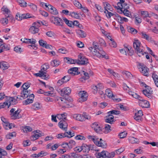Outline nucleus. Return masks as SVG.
Wrapping results in <instances>:
<instances>
[{
  "label": "nucleus",
  "mask_w": 158,
  "mask_h": 158,
  "mask_svg": "<svg viewBox=\"0 0 158 158\" xmlns=\"http://www.w3.org/2000/svg\"><path fill=\"white\" fill-rule=\"evenodd\" d=\"M120 52L125 55H126L129 51V49L127 48H125L123 49H122L119 50Z\"/></svg>",
  "instance_id": "51"
},
{
  "label": "nucleus",
  "mask_w": 158,
  "mask_h": 158,
  "mask_svg": "<svg viewBox=\"0 0 158 158\" xmlns=\"http://www.w3.org/2000/svg\"><path fill=\"white\" fill-rule=\"evenodd\" d=\"M79 98L78 101L80 102H84L87 100L88 94L87 92L84 91H81L78 93Z\"/></svg>",
  "instance_id": "6"
},
{
  "label": "nucleus",
  "mask_w": 158,
  "mask_h": 158,
  "mask_svg": "<svg viewBox=\"0 0 158 158\" xmlns=\"http://www.w3.org/2000/svg\"><path fill=\"white\" fill-rule=\"evenodd\" d=\"M52 19L54 20L53 23L55 25L61 26L63 25V21L60 18L57 17H52Z\"/></svg>",
  "instance_id": "13"
},
{
  "label": "nucleus",
  "mask_w": 158,
  "mask_h": 158,
  "mask_svg": "<svg viewBox=\"0 0 158 158\" xmlns=\"http://www.w3.org/2000/svg\"><path fill=\"white\" fill-rule=\"evenodd\" d=\"M128 31L132 34H135L137 32V31L135 28H133L128 27L127 28Z\"/></svg>",
  "instance_id": "53"
},
{
  "label": "nucleus",
  "mask_w": 158,
  "mask_h": 158,
  "mask_svg": "<svg viewBox=\"0 0 158 158\" xmlns=\"http://www.w3.org/2000/svg\"><path fill=\"white\" fill-rule=\"evenodd\" d=\"M3 127L6 130L10 129L15 127V125L13 123H3Z\"/></svg>",
  "instance_id": "31"
},
{
  "label": "nucleus",
  "mask_w": 158,
  "mask_h": 158,
  "mask_svg": "<svg viewBox=\"0 0 158 158\" xmlns=\"http://www.w3.org/2000/svg\"><path fill=\"white\" fill-rule=\"evenodd\" d=\"M15 19L18 21H21L23 19H24V15L23 14H20L19 13H17L15 17Z\"/></svg>",
  "instance_id": "44"
},
{
  "label": "nucleus",
  "mask_w": 158,
  "mask_h": 158,
  "mask_svg": "<svg viewBox=\"0 0 158 158\" xmlns=\"http://www.w3.org/2000/svg\"><path fill=\"white\" fill-rule=\"evenodd\" d=\"M104 141L102 139H100L99 140L98 138H97V140L95 141L94 143L97 146L99 147H101L104 148L106 147V145H104Z\"/></svg>",
  "instance_id": "26"
},
{
  "label": "nucleus",
  "mask_w": 158,
  "mask_h": 158,
  "mask_svg": "<svg viewBox=\"0 0 158 158\" xmlns=\"http://www.w3.org/2000/svg\"><path fill=\"white\" fill-rule=\"evenodd\" d=\"M104 8L106 10H108L110 11H112L113 9L112 6L108 3L105 2L103 4Z\"/></svg>",
  "instance_id": "42"
},
{
  "label": "nucleus",
  "mask_w": 158,
  "mask_h": 158,
  "mask_svg": "<svg viewBox=\"0 0 158 158\" xmlns=\"http://www.w3.org/2000/svg\"><path fill=\"white\" fill-rule=\"evenodd\" d=\"M41 24L44 25L43 23L40 21L34 22L32 24V26L29 29V31L33 34L37 33L39 31L38 27H40Z\"/></svg>",
  "instance_id": "3"
},
{
  "label": "nucleus",
  "mask_w": 158,
  "mask_h": 158,
  "mask_svg": "<svg viewBox=\"0 0 158 158\" xmlns=\"http://www.w3.org/2000/svg\"><path fill=\"white\" fill-rule=\"evenodd\" d=\"M104 13H105L106 15L108 18H110L111 16H114V14L108 11V10H105L104 11Z\"/></svg>",
  "instance_id": "64"
},
{
  "label": "nucleus",
  "mask_w": 158,
  "mask_h": 158,
  "mask_svg": "<svg viewBox=\"0 0 158 158\" xmlns=\"http://www.w3.org/2000/svg\"><path fill=\"white\" fill-rule=\"evenodd\" d=\"M141 85L142 86L145 88L143 90V94L148 98H150L152 92L151 88L144 83H142Z\"/></svg>",
  "instance_id": "5"
},
{
  "label": "nucleus",
  "mask_w": 158,
  "mask_h": 158,
  "mask_svg": "<svg viewBox=\"0 0 158 158\" xmlns=\"http://www.w3.org/2000/svg\"><path fill=\"white\" fill-rule=\"evenodd\" d=\"M114 18L119 23H123V17L120 16L118 14H114Z\"/></svg>",
  "instance_id": "36"
},
{
  "label": "nucleus",
  "mask_w": 158,
  "mask_h": 158,
  "mask_svg": "<svg viewBox=\"0 0 158 158\" xmlns=\"http://www.w3.org/2000/svg\"><path fill=\"white\" fill-rule=\"evenodd\" d=\"M73 118L76 120L82 122L84 121V118L83 116V114H75L73 116Z\"/></svg>",
  "instance_id": "25"
},
{
  "label": "nucleus",
  "mask_w": 158,
  "mask_h": 158,
  "mask_svg": "<svg viewBox=\"0 0 158 158\" xmlns=\"http://www.w3.org/2000/svg\"><path fill=\"white\" fill-rule=\"evenodd\" d=\"M14 100V99L12 97H9L7 98V100L5 102L6 103H7V106L8 107H9L11 104H13V102Z\"/></svg>",
  "instance_id": "40"
},
{
  "label": "nucleus",
  "mask_w": 158,
  "mask_h": 158,
  "mask_svg": "<svg viewBox=\"0 0 158 158\" xmlns=\"http://www.w3.org/2000/svg\"><path fill=\"white\" fill-rule=\"evenodd\" d=\"M21 41L23 43L32 44H34L36 42V40L34 39H29L23 38L21 39Z\"/></svg>",
  "instance_id": "19"
},
{
  "label": "nucleus",
  "mask_w": 158,
  "mask_h": 158,
  "mask_svg": "<svg viewBox=\"0 0 158 158\" xmlns=\"http://www.w3.org/2000/svg\"><path fill=\"white\" fill-rule=\"evenodd\" d=\"M41 132L39 130H36L32 132V134L30 137L31 141H34L37 139L41 135Z\"/></svg>",
  "instance_id": "11"
},
{
  "label": "nucleus",
  "mask_w": 158,
  "mask_h": 158,
  "mask_svg": "<svg viewBox=\"0 0 158 158\" xmlns=\"http://www.w3.org/2000/svg\"><path fill=\"white\" fill-rule=\"evenodd\" d=\"M60 63V61L56 59L52 61L51 62V64L53 67L57 66Z\"/></svg>",
  "instance_id": "43"
},
{
  "label": "nucleus",
  "mask_w": 158,
  "mask_h": 158,
  "mask_svg": "<svg viewBox=\"0 0 158 158\" xmlns=\"http://www.w3.org/2000/svg\"><path fill=\"white\" fill-rule=\"evenodd\" d=\"M82 151L84 153H88L90 150V147L89 145L86 144H83L82 145Z\"/></svg>",
  "instance_id": "35"
},
{
  "label": "nucleus",
  "mask_w": 158,
  "mask_h": 158,
  "mask_svg": "<svg viewBox=\"0 0 158 158\" xmlns=\"http://www.w3.org/2000/svg\"><path fill=\"white\" fill-rule=\"evenodd\" d=\"M92 128L97 133H100L102 132V127L100 125L98 122H94L91 125Z\"/></svg>",
  "instance_id": "10"
},
{
  "label": "nucleus",
  "mask_w": 158,
  "mask_h": 158,
  "mask_svg": "<svg viewBox=\"0 0 158 158\" xmlns=\"http://www.w3.org/2000/svg\"><path fill=\"white\" fill-rule=\"evenodd\" d=\"M34 75L36 77H42L44 79H47L49 78V75L45 72L42 71V69H41L38 73H34Z\"/></svg>",
  "instance_id": "14"
},
{
  "label": "nucleus",
  "mask_w": 158,
  "mask_h": 158,
  "mask_svg": "<svg viewBox=\"0 0 158 158\" xmlns=\"http://www.w3.org/2000/svg\"><path fill=\"white\" fill-rule=\"evenodd\" d=\"M121 73L123 75L125 76L127 78H131L132 77V75L131 73L128 71H121Z\"/></svg>",
  "instance_id": "37"
},
{
  "label": "nucleus",
  "mask_w": 158,
  "mask_h": 158,
  "mask_svg": "<svg viewBox=\"0 0 158 158\" xmlns=\"http://www.w3.org/2000/svg\"><path fill=\"white\" fill-rule=\"evenodd\" d=\"M28 6L34 11H35L37 10V6L35 4L30 3L28 4Z\"/></svg>",
  "instance_id": "54"
},
{
  "label": "nucleus",
  "mask_w": 158,
  "mask_h": 158,
  "mask_svg": "<svg viewBox=\"0 0 158 158\" xmlns=\"http://www.w3.org/2000/svg\"><path fill=\"white\" fill-rule=\"evenodd\" d=\"M128 5L125 2V0H120V2H118L117 5L114 6V7L117 9H118L123 7L126 8Z\"/></svg>",
  "instance_id": "17"
},
{
  "label": "nucleus",
  "mask_w": 158,
  "mask_h": 158,
  "mask_svg": "<svg viewBox=\"0 0 158 158\" xmlns=\"http://www.w3.org/2000/svg\"><path fill=\"white\" fill-rule=\"evenodd\" d=\"M129 94L131 96L133 97L136 98L138 99L139 100H140V98H142L140 97L139 95L137 94L136 93H135L134 92L132 91H130L129 92Z\"/></svg>",
  "instance_id": "41"
},
{
  "label": "nucleus",
  "mask_w": 158,
  "mask_h": 158,
  "mask_svg": "<svg viewBox=\"0 0 158 158\" xmlns=\"http://www.w3.org/2000/svg\"><path fill=\"white\" fill-rule=\"evenodd\" d=\"M76 32L78 36L81 38H85L86 36V33L81 30L78 29L76 30Z\"/></svg>",
  "instance_id": "28"
},
{
  "label": "nucleus",
  "mask_w": 158,
  "mask_h": 158,
  "mask_svg": "<svg viewBox=\"0 0 158 158\" xmlns=\"http://www.w3.org/2000/svg\"><path fill=\"white\" fill-rule=\"evenodd\" d=\"M68 143V148L69 149H71L75 145L76 142L74 141L71 140Z\"/></svg>",
  "instance_id": "48"
},
{
  "label": "nucleus",
  "mask_w": 158,
  "mask_h": 158,
  "mask_svg": "<svg viewBox=\"0 0 158 158\" xmlns=\"http://www.w3.org/2000/svg\"><path fill=\"white\" fill-rule=\"evenodd\" d=\"M1 10L3 12V13L5 15H8L7 16H6L7 17H9V15L10 14V11L9 9L7 7L5 6H3Z\"/></svg>",
  "instance_id": "34"
},
{
  "label": "nucleus",
  "mask_w": 158,
  "mask_h": 158,
  "mask_svg": "<svg viewBox=\"0 0 158 158\" xmlns=\"http://www.w3.org/2000/svg\"><path fill=\"white\" fill-rule=\"evenodd\" d=\"M46 35L48 37L51 38L54 37L55 35V33L51 31H49L46 33Z\"/></svg>",
  "instance_id": "63"
},
{
  "label": "nucleus",
  "mask_w": 158,
  "mask_h": 158,
  "mask_svg": "<svg viewBox=\"0 0 158 158\" xmlns=\"http://www.w3.org/2000/svg\"><path fill=\"white\" fill-rule=\"evenodd\" d=\"M105 121L106 123H112L113 122L115 121V120L113 115L108 114V115L106 117Z\"/></svg>",
  "instance_id": "24"
},
{
  "label": "nucleus",
  "mask_w": 158,
  "mask_h": 158,
  "mask_svg": "<svg viewBox=\"0 0 158 158\" xmlns=\"http://www.w3.org/2000/svg\"><path fill=\"white\" fill-rule=\"evenodd\" d=\"M63 20L65 23L69 26L72 27L73 26V22L72 21H69L66 18H63Z\"/></svg>",
  "instance_id": "50"
},
{
  "label": "nucleus",
  "mask_w": 158,
  "mask_h": 158,
  "mask_svg": "<svg viewBox=\"0 0 158 158\" xmlns=\"http://www.w3.org/2000/svg\"><path fill=\"white\" fill-rule=\"evenodd\" d=\"M14 50L17 53H20L23 51V49L19 46H16L14 48Z\"/></svg>",
  "instance_id": "55"
},
{
  "label": "nucleus",
  "mask_w": 158,
  "mask_h": 158,
  "mask_svg": "<svg viewBox=\"0 0 158 158\" xmlns=\"http://www.w3.org/2000/svg\"><path fill=\"white\" fill-rule=\"evenodd\" d=\"M17 2L21 7H24L27 6V3L24 0H18Z\"/></svg>",
  "instance_id": "45"
},
{
  "label": "nucleus",
  "mask_w": 158,
  "mask_h": 158,
  "mask_svg": "<svg viewBox=\"0 0 158 158\" xmlns=\"http://www.w3.org/2000/svg\"><path fill=\"white\" fill-rule=\"evenodd\" d=\"M58 52L63 54H66L68 52V51L64 48H62L58 50Z\"/></svg>",
  "instance_id": "60"
},
{
  "label": "nucleus",
  "mask_w": 158,
  "mask_h": 158,
  "mask_svg": "<svg viewBox=\"0 0 158 158\" xmlns=\"http://www.w3.org/2000/svg\"><path fill=\"white\" fill-rule=\"evenodd\" d=\"M64 61L67 63L73 64L74 63V60L72 59L69 57H65L64 58Z\"/></svg>",
  "instance_id": "47"
},
{
  "label": "nucleus",
  "mask_w": 158,
  "mask_h": 158,
  "mask_svg": "<svg viewBox=\"0 0 158 158\" xmlns=\"http://www.w3.org/2000/svg\"><path fill=\"white\" fill-rule=\"evenodd\" d=\"M139 104L140 106L143 108H148L150 106L149 102L146 100L143 99L142 98L140 99Z\"/></svg>",
  "instance_id": "16"
},
{
  "label": "nucleus",
  "mask_w": 158,
  "mask_h": 158,
  "mask_svg": "<svg viewBox=\"0 0 158 158\" xmlns=\"http://www.w3.org/2000/svg\"><path fill=\"white\" fill-rule=\"evenodd\" d=\"M95 44L94 42H93L94 47L92 48L91 53L94 56H96L99 58L104 57V52L102 49L98 48Z\"/></svg>",
  "instance_id": "2"
},
{
  "label": "nucleus",
  "mask_w": 158,
  "mask_h": 158,
  "mask_svg": "<svg viewBox=\"0 0 158 158\" xmlns=\"http://www.w3.org/2000/svg\"><path fill=\"white\" fill-rule=\"evenodd\" d=\"M67 115V114L66 113L58 114L57 115V118L60 121L65 120L66 118Z\"/></svg>",
  "instance_id": "30"
},
{
  "label": "nucleus",
  "mask_w": 158,
  "mask_h": 158,
  "mask_svg": "<svg viewBox=\"0 0 158 158\" xmlns=\"http://www.w3.org/2000/svg\"><path fill=\"white\" fill-rule=\"evenodd\" d=\"M128 140L130 143L133 144H139L140 142L139 139L132 136L129 137L128 138Z\"/></svg>",
  "instance_id": "23"
},
{
  "label": "nucleus",
  "mask_w": 158,
  "mask_h": 158,
  "mask_svg": "<svg viewBox=\"0 0 158 158\" xmlns=\"http://www.w3.org/2000/svg\"><path fill=\"white\" fill-rule=\"evenodd\" d=\"M24 133H27L28 132H30L32 131V128L29 126H26L22 129Z\"/></svg>",
  "instance_id": "49"
},
{
  "label": "nucleus",
  "mask_w": 158,
  "mask_h": 158,
  "mask_svg": "<svg viewBox=\"0 0 158 158\" xmlns=\"http://www.w3.org/2000/svg\"><path fill=\"white\" fill-rule=\"evenodd\" d=\"M140 13L143 17V19L146 17L150 18L151 17V15L149 14V13L147 11H141Z\"/></svg>",
  "instance_id": "39"
},
{
  "label": "nucleus",
  "mask_w": 158,
  "mask_h": 158,
  "mask_svg": "<svg viewBox=\"0 0 158 158\" xmlns=\"http://www.w3.org/2000/svg\"><path fill=\"white\" fill-rule=\"evenodd\" d=\"M58 102L60 105L62 107H68V101L64 98H62L61 97H60L58 99Z\"/></svg>",
  "instance_id": "15"
},
{
  "label": "nucleus",
  "mask_w": 158,
  "mask_h": 158,
  "mask_svg": "<svg viewBox=\"0 0 158 158\" xmlns=\"http://www.w3.org/2000/svg\"><path fill=\"white\" fill-rule=\"evenodd\" d=\"M58 126L60 129L65 130L67 129L68 124L65 120H61L59 123Z\"/></svg>",
  "instance_id": "21"
},
{
  "label": "nucleus",
  "mask_w": 158,
  "mask_h": 158,
  "mask_svg": "<svg viewBox=\"0 0 158 158\" xmlns=\"http://www.w3.org/2000/svg\"><path fill=\"white\" fill-rule=\"evenodd\" d=\"M29 93L28 90L23 89L21 93L20 96L23 99H25L28 96Z\"/></svg>",
  "instance_id": "32"
},
{
  "label": "nucleus",
  "mask_w": 158,
  "mask_h": 158,
  "mask_svg": "<svg viewBox=\"0 0 158 158\" xmlns=\"http://www.w3.org/2000/svg\"><path fill=\"white\" fill-rule=\"evenodd\" d=\"M21 110L20 109L16 110L15 108H12L10 111V116L11 119H16L21 118V115L20 114Z\"/></svg>",
  "instance_id": "4"
},
{
  "label": "nucleus",
  "mask_w": 158,
  "mask_h": 158,
  "mask_svg": "<svg viewBox=\"0 0 158 158\" xmlns=\"http://www.w3.org/2000/svg\"><path fill=\"white\" fill-rule=\"evenodd\" d=\"M78 68L73 67L69 69L68 71V73L71 76H74L78 74Z\"/></svg>",
  "instance_id": "22"
},
{
  "label": "nucleus",
  "mask_w": 158,
  "mask_h": 158,
  "mask_svg": "<svg viewBox=\"0 0 158 158\" xmlns=\"http://www.w3.org/2000/svg\"><path fill=\"white\" fill-rule=\"evenodd\" d=\"M139 68V71L144 76H147L148 74V69L146 66L140 65Z\"/></svg>",
  "instance_id": "20"
},
{
  "label": "nucleus",
  "mask_w": 158,
  "mask_h": 158,
  "mask_svg": "<svg viewBox=\"0 0 158 158\" xmlns=\"http://www.w3.org/2000/svg\"><path fill=\"white\" fill-rule=\"evenodd\" d=\"M78 63L81 64H85L88 62V60L82 54H80L78 56Z\"/></svg>",
  "instance_id": "8"
},
{
  "label": "nucleus",
  "mask_w": 158,
  "mask_h": 158,
  "mask_svg": "<svg viewBox=\"0 0 158 158\" xmlns=\"http://www.w3.org/2000/svg\"><path fill=\"white\" fill-rule=\"evenodd\" d=\"M0 22L3 25H6L8 23V20L7 18H2L0 20Z\"/></svg>",
  "instance_id": "61"
},
{
  "label": "nucleus",
  "mask_w": 158,
  "mask_h": 158,
  "mask_svg": "<svg viewBox=\"0 0 158 158\" xmlns=\"http://www.w3.org/2000/svg\"><path fill=\"white\" fill-rule=\"evenodd\" d=\"M108 71L115 78H119L120 75L117 73L115 72L113 70L110 69H107Z\"/></svg>",
  "instance_id": "38"
},
{
  "label": "nucleus",
  "mask_w": 158,
  "mask_h": 158,
  "mask_svg": "<svg viewBox=\"0 0 158 158\" xmlns=\"http://www.w3.org/2000/svg\"><path fill=\"white\" fill-rule=\"evenodd\" d=\"M111 131L110 126L108 124H105L104 127V132L107 133Z\"/></svg>",
  "instance_id": "52"
},
{
  "label": "nucleus",
  "mask_w": 158,
  "mask_h": 158,
  "mask_svg": "<svg viewBox=\"0 0 158 158\" xmlns=\"http://www.w3.org/2000/svg\"><path fill=\"white\" fill-rule=\"evenodd\" d=\"M71 92V88L69 87H65L61 89L59 93L62 96H64L69 95Z\"/></svg>",
  "instance_id": "9"
},
{
  "label": "nucleus",
  "mask_w": 158,
  "mask_h": 158,
  "mask_svg": "<svg viewBox=\"0 0 158 158\" xmlns=\"http://www.w3.org/2000/svg\"><path fill=\"white\" fill-rule=\"evenodd\" d=\"M123 88L124 90L127 91L129 94V92L132 91V89L129 87L126 84H124L123 85Z\"/></svg>",
  "instance_id": "62"
},
{
  "label": "nucleus",
  "mask_w": 158,
  "mask_h": 158,
  "mask_svg": "<svg viewBox=\"0 0 158 158\" xmlns=\"http://www.w3.org/2000/svg\"><path fill=\"white\" fill-rule=\"evenodd\" d=\"M143 115V112L141 110L138 111L137 113H136L134 116V118L137 121L140 122L142 121V116Z\"/></svg>",
  "instance_id": "18"
},
{
  "label": "nucleus",
  "mask_w": 158,
  "mask_h": 158,
  "mask_svg": "<svg viewBox=\"0 0 158 158\" xmlns=\"http://www.w3.org/2000/svg\"><path fill=\"white\" fill-rule=\"evenodd\" d=\"M106 151H102L101 152L97 153V158H106Z\"/></svg>",
  "instance_id": "27"
},
{
  "label": "nucleus",
  "mask_w": 158,
  "mask_h": 158,
  "mask_svg": "<svg viewBox=\"0 0 158 158\" xmlns=\"http://www.w3.org/2000/svg\"><path fill=\"white\" fill-rule=\"evenodd\" d=\"M73 3L74 5L76 7L79 9L81 8V4L77 1L74 0L73 1Z\"/></svg>",
  "instance_id": "59"
},
{
  "label": "nucleus",
  "mask_w": 158,
  "mask_h": 158,
  "mask_svg": "<svg viewBox=\"0 0 158 158\" xmlns=\"http://www.w3.org/2000/svg\"><path fill=\"white\" fill-rule=\"evenodd\" d=\"M133 45L134 48L137 51V54L139 56H141L144 54H146V52L144 51V48L138 40L134 39Z\"/></svg>",
  "instance_id": "1"
},
{
  "label": "nucleus",
  "mask_w": 158,
  "mask_h": 158,
  "mask_svg": "<svg viewBox=\"0 0 158 158\" xmlns=\"http://www.w3.org/2000/svg\"><path fill=\"white\" fill-rule=\"evenodd\" d=\"M105 94L110 98L114 100V97L112 92L110 89H107L105 91Z\"/></svg>",
  "instance_id": "29"
},
{
  "label": "nucleus",
  "mask_w": 158,
  "mask_h": 158,
  "mask_svg": "<svg viewBox=\"0 0 158 158\" xmlns=\"http://www.w3.org/2000/svg\"><path fill=\"white\" fill-rule=\"evenodd\" d=\"M69 15H71L73 18L76 19H78L80 17L78 13L74 12H71Z\"/></svg>",
  "instance_id": "46"
},
{
  "label": "nucleus",
  "mask_w": 158,
  "mask_h": 158,
  "mask_svg": "<svg viewBox=\"0 0 158 158\" xmlns=\"http://www.w3.org/2000/svg\"><path fill=\"white\" fill-rule=\"evenodd\" d=\"M16 135V133L15 132H13L7 134L6 135V137L7 139H11L13 137L15 136Z\"/></svg>",
  "instance_id": "57"
},
{
  "label": "nucleus",
  "mask_w": 158,
  "mask_h": 158,
  "mask_svg": "<svg viewBox=\"0 0 158 158\" xmlns=\"http://www.w3.org/2000/svg\"><path fill=\"white\" fill-rule=\"evenodd\" d=\"M45 10L54 15H56L58 14V11L56 9L49 3H48Z\"/></svg>",
  "instance_id": "12"
},
{
  "label": "nucleus",
  "mask_w": 158,
  "mask_h": 158,
  "mask_svg": "<svg viewBox=\"0 0 158 158\" xmlns=\"http://www.w3.org/2000/svg\"><path fill=\"white\" fill-rule=\"evenodd\" d=\"M139 34L142 36V37L148 41H150L151 40V37L147 35L146 32H141L139 33Z\"/></svg>",
  "instance_id": "33"
},
{
  "label": "nucleus",
  "mask_w": 158,
  "mask_h": 158,
  "mask_svg": "<svg viewBox=\"0 0 158 158\" xmlns=\"http://www.w3.org/2000/svg\"><path fill=\"white\" fill-rule=\"evenodd\" d=\"M33 109L38 110L40 108V104L38 102H36L32 105Z\"/></svg>",
  "instance_id": "56"
},
{
  "label": "nucleus",
  "mask_w": 158,
  "mask_h": 158,
  "mask_svg": "<svg viewBox=\"0 0 158 158\" xmlns=\"http://www.w3.org/2000/svg\"><path fill=\"white\" fill-rule=\"evenodd\" d=\"M129 8V6L128 5L127 6L126 8L123 7L117 10L119 13H123L126 16L130 17L131 16V12L128 10Z\"/></svg>",
  "instance_id": "7"
},
{
  "label": "nucleus",
  "mask_w": 158,
  "mask_h": 158,
  "mask_svg": "<svg viewBox=\"0 0 158 158\" xmlns=\"http://www.w3.org/2000/svg\"><path fill=\"white\" fill-rule=\"evenodd\" d=\"M107 158H113L115 155L114 152H112L110 153H109L107 151Z\"/></svg>",
  "instance_id": "58"
}]
</instances>
